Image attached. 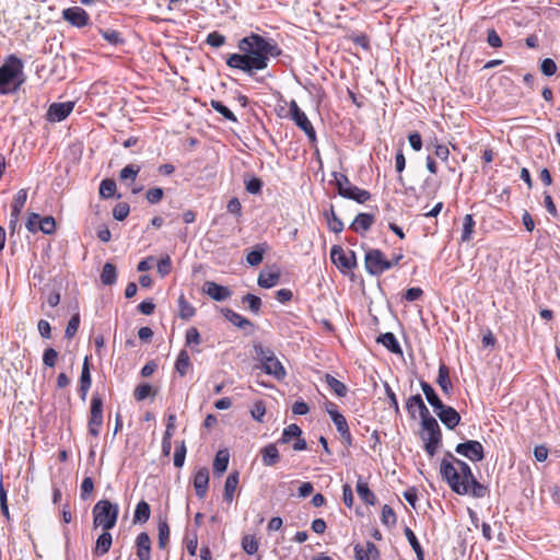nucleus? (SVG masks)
I'll list each match as a JSON object with an SVG mask.
<instances>
[{"mask_svg":"<svg viewBox=\"0 0 560 560\" xmlns=\"http://www.w3.org/2000/svg\"><path fill=\"white\" fill-rule=\"evenodd\" d=\"M240 54H231L225 62L231 69L240 70L249 77L256 72L265 70L270 58H277L282 55V49L271 37H264L256 33L243 37L237 43Z\"/></svg>","mask_w":560,"mask_h":560,"instance_id":"1","label":"nucleus"},{"mask_svg":"<svg viewBox=\"0 0 560 560\" xmlns=\"http://www.w3.org/2000/svg\"><path fill=\"white\" fill-rule=\"evenodd\" d=\"M25 82L23 62L14 55H10L0 67V94L16 92Z\"/></svg>","mask_w":560,"mask_h":560,"instance_id":"2","label":"nucleus"},{"mask_svg":"<svg viewBox=\"0 0 560 560\" xmlns=\"http://www.w3.org/2000/svg\"><path fill=\"white\" fill-rule=\"evenodd\" d=\"M92 514L94 527L110 530L117 523L119 506L117 503H112L109 500L103 499L93 506Z\"/></svg>","mask_w":560,"mask_h":560,"instance_id":"3","label":"nucleus"},{"mask_svg":"<svg viewBox=\"0 0 560 560\" xmlns=\"http://www.w3.org/2000/svg\"><path fill=\"white\" fill-rule=\"evenodd\" d=\"M254 352L256 358L260 361L261 369L266 374L273 376L278 381L285 377L287 372L284 366L270 348L264 347L261 343H255Z\"/></svg>","mask_w":560,"mask_h":560,"instance_id":"4","label":"nucleus"},{"mask_svg":"<svg viewBox=\"0 0 560 560\" xmlns=\"http://www.w3.org/2000/svg\"><path fill=\"white\" fill-rule=\"evenodd\" d=\"M456 466L458 467L457 482L460 487H465V494H470L477 499L486 497L488 489L476 479L470 466L464 460H456Z\"/></svg>","mask_w":560,"mask_h":560,"instance_id":"5","label":"nucleus"},{"mask_svg":"<svg viewBox=\"0 0 560 560\" xmlns=\"http://www.w3.org/2000/svg\"><path fill=\"white\" fill-rule=\"evenodd\" d=\"M423 432L421 439L424 443V450L430 457H433L442 441V432L434 417L429 416L421 420Z\"/></svg>","mask_w":560,"mask_h":560,"instance_id":"6","label":"nucleus"},{"mask_svg":"<svg viewBox=\"0 0 560 560\" xmlns=\"http://www.w3.org/2000/svg\"><path fill=\"white\" fill-rule=\"evenodd\" d=\"M332 176L338 194L341 197L354 200L359 203H364L371 198V194L368 190L351 184L347 175L335 172Z\"/></svg>","mask_w":560,"mask_h":560,"instance_id":"7","label":"nucleus"},{"mask_svg":"<svg viewBox=\"0 0 560 560\" xmlns=\"http://www.w3.org/2000/svg\"><path fill=\"white\" fill-rule=\"evenodd\" d=\"M456 460H460L452 453L447 452L440 465V474L443 480L447 482L452 491L459 495H465V487H460L457 482Z\"/></svg>","mask_w":560,"mask_h":560,"instance_id":"8","label":"nucleus"},{"mask_svg":"<svg viewBox=\"0 0 560 560\" xmlns=\"http://www.w3.org/2000/svg\"><path fill=\"white\" fill-rule=\"evenodd\" d=\"M365 269L372 276H380L392 268L389 259L380 249H370L365 253Z\"/></svg>","mask_w":560,"mask_h":560,"instance_id":"9","label":"nucleus"},{"mask_svg":"<svg viewBox=\"0 0 560 560\" xmlns=\"http://www.w3.org/2000/svg\"><path fill=\"white\" fill-rule=\"evenodd\" d=\"M289 114L290 118L295 122V125L305 132L310 141L316 140L315 129L307 118L306 114L299 107L298 103L292 100L289 104Z\"/></svg>","mask_w":560,"mask_h":560,"instance_id":"10","label":"nucleus"},{"mask_svg":"<svg viewBox=\"0 0 560 560\" xmlns=\"http://www.w3.org/2000/svg\"><path fill=\"white\" fill-rule=\"evenodd\" d=\"M455 452L471 462H481L485 458L482 444L475 440L457 444Z\"/></svg>","mask_w":560,"mask_h":560,"instance_id":"11","label":"nucleus"},{"mask_svg":"<svg viewBox=\"0 0 560 560\" xmlns=\"http://www.w3.org/2000/svg\"><path fill=\"white\" fill-rule=\"evenodd\" d=\"M331 261L338 267L350 270L355 266V256L353 252L346 253L339 245H334L330 249Z\"/></svg>","mask_w":560,"mask_h":560,"instance_id":"12","label":"nucleus"},{"mask_svg":"<svg viewBox=\"0 0 560 560\" xmlns=\"http://www.w3.org/2000/svg\"><path fill=\"white\" fill-rule=\"evenodd\" d=\"M74 103L71 101L63 103H52L48 107L46 118L51 122H60L72 113Z\"/></svg>","mask_w":560,"mask_h":560,"instance_id":"13","label":"nucleus"},{"mask_svg":"<svg viewBox=\"0 0 560 560\" xmlns=\"http://www.w3.org/2000/svg\"><path fill=\"white\" fill-rule=\"evenodd\" d=\"M62 19L74 27H84L90 23L88 12L81 7H71L62 11Z\"/></svg>","mask_w":560,"mask_h":560,"instance_id":"14","label":"nucleus"},{"mask_svg":"<svg viewBox=\"0 0 560 560\" xmlns=\"http://www.w3.org/2000/svg\"><path fill=\"white\" fill-rule=\"evenodd\" d=\"M203 292L217 302H222L231 298L232 291L224 285L213 281H207L203 284Z\"/></svg>","mask_w":560,"mask_h":560,"instance_id":"15","label":"nucleus"},{"mask_svg":"<svg viewBox=\"0 0 560 560\" xmlns=\"http://www.w3.org/2000/svg\"><path fill=\"white\" fill-rule=\"evenodd\" d=\"M26 199H27V191H26V189H20L16 192V195L14 196V200H13L12 208H11V213H10V222H9V226L12 230L15 229V226H16V224L19 222V218H20V214L22 212V209L25 206Z\"/></svg>","mask_w":560,"mask_h":560,"instance_id":"16","label":"nucleus"},{"mask_svg":"<svg viewBox=\"0 0 560 560\" xmlns=\"http://www.w3.org/2000/svg\"><path fill=\"white\" fill-rule=\"evenodd\" d=\"M434 411L443 424L450 430L457 427L460 421L459 413L453 407L443 404L442 408H438Z\"/></svg>","mask_w":560,"mask_h":560,"instance_id":"17","label":"nucleus"},{"mask_svg":"<svg viewBox=\"0 0 560 560\" xmlns=\"http://www.w3.org/2000/svg\"><path fill=\"white\" fill-rule=\"evenodd\" d=\"M406 408L412 418H416V410L419 411V416H420L421 420L431 416L428 407L425 406V404L423 402V399L421 398V396L419 394L412 395L408 398V400L406 402Z\"/></svg>","mask_w":560,"mask_h":560,"instance_id":"18","label":"nucleus"},{"mask_svg":"<svg viewBox=\"0 0 560 560\" xmlns=\"http://www.w3.org/2000/svg\"><path fill=\"white\" fill-rule=\"evenodd\" d=\"M209 470L207 467L199 468L194 476V488L199 499H203L208 491Z\"/></svg>","mask_w":560,"mask_h":560,"instance_id":"19","label":"nucleus"},{"mask_svg":"<svg viewBox=\"0 0 560 560\" xmlns=\"http://www.w3.org/2000/svg\"><path fill=\"white\" fill-rule=\"evenodd\" d=\"M378 549L372 541H368L365 546H362L360 544L354 546L355 560H374L378 558Z\"/></svg>","mask_w":560,"mask_h":560,"instance_id":"20","label":"nucleus"},{"mask_svg":"<svg viewBox=\"0 0 560 560\" xmlns=\"http://www.w3.org/2000/svg\"><path fill=\"white\" fill-rule=\"evenodd\" d=\"M139 560H151V539L147 533H140L136 539Z\"/></svg>","mask_w":560,"mask_h":560,"instance_id":"21","label":"nucleus"},{"mask_svg":"<svg viewBox=\"0 0 560 560\" xmlns=\"http://www.w3.org/2000/svg\"><path fill=\"white\" fill-rule=\"evenodd\" d=\"M92 384L91 378V372H90V364L88 357L84 359L81 376H80V384H79V392L82 400L86 399V395L89 393V389Z\"/></svg>","mask_w":560,"mask_h":560,"instance_id":"22","label":"nucleus"},{"mask_svg":"<svg viewBox=\"0 0 560 560\" xmlns=\"http://www.w3.org/2000/svg\"><path fill=\"white\" fill-rule=\"evenodd\" d=\"M261 462L265 466H275L280 460V454L276 444H268L260 450Z\"/></svg>","mask_w":560,"mask_h":560,"instance_id":"23","label":"nucleus"},{"mask_svg":"<svg viewBox=\"0 0 560 560\" xmlns=\"http://www.w3.org/2000/svg\"><path fill=\"white\" fill-rule=\"evenodd\" d=\"M113 542V537L109 530H103V533L97 537L95 547L93 549V552L95 556L101 557L106 555Z\"/></svg>","mask_w":560,"mask_h":560,"instance_id":"24","label":"nucleus"},{"mask_svg":"<svg viewBox=\"0 0 560 560\" xmlns=\"http://www.w3.org/2000/svg\"><path fill=\"white\" fill-rule=\"evenodd\" d=\"M376 341L395 354H401V347L393 332H385L377 337Z\"/></svg>","mask_w":560,"mask_h":560,"instance_id":"25","label":"nucleus"},{"mask_svg":"<svg viewBox=\"0 0 560 560\" xmlns=\"http://www.w3.org/2000/svg\"><path fill=\"white\" fill-rule=\"evenodd\" d=\"M268 249L266 243L256 244L246 255V261L249 266H258L264 259V255Z\"/></svg>","mask_w":560,"mask_h":560,"instance_id":"26","label":"nucleus"},{"mask_svg":"<svg viewBox=\"0 0 560 560\" xmlns=\"http://www.w3.org/2000/svg\"><path fill=\"white\" fill-rule=\"evenodd\" d=\"M374 222V217L370 213H359L350 225L354 232L368 231Z\"/></svg>","mask_w":560,"mask_h":560,"instance_id":"27","label":"nucleus"},{"mask_svg":"<svg viewBox=\"0 0 560 560\" xmlns=\"http://www.w3.org/2000/svg\"><path fill=\"white\" fill-rule=\"evenodd\" d=\"M357 493L359 498L368 505H374L376 502L375 494L370 490L368 482H365L361 477L357 482Z\"/></svg>","mask_w":560,"mask_h":560,"instance_id":"28","label":"nucleus"},{"mask_svg":"<svg viewBox=\"0 0 560 560\" xmlns=\"http://www.w3.org/2000/svg\"><path fill=\"white\" fill-rule=\"evenodd\" d=\"M222 314L224 317L232 323L234 326L246 329L247 327H252L253 324L249 319L243 317L241 314L230 310V308H222Z\"/></svg>","mask_w":560,"mask_h":560,"instance_id":"29","label":"nucleus"},{"mask_svg":"<svg viewBox=\"0 0 560 560\" xmlns=\"http://www.w3.org/2000/svg\"><path fill=\"white\" fill-rule=\"evenodd\" d=\"M90 422L103 424V400L98 395H93L91 399Z\"/></svg>","mask_w":560,"mask_h":560,"instance_id":"30","label":"nucleus"},{"mask_svg":"<svg viewBox=\"0 0 560 560\" xmlns=\"http://www.w3.org/2000/svg\"><path fill=\"white\" fill-rule=\"evenodd\" d=\"M280 279V272L279 271H260L257 283L259 287L264 289H270L275 287Z\"/></svg>","mask_w":560,"mask_h":560,"instance_id":"31","label":"nucleus"},{"mask_svg":"<svg viewBox=\"0 0 560 560\" xmlns=\"http://www.w3.org/2000/svg\"><path fill=\"white\" fill-rule=\"evenodd\" d=\"M420 386L425 396V399L434 408V410L443 407L442 400L439 398L434 388L429 383L420 381Z\"/></svg>","mask_w":560,"mask_h":560,"instance_id":"32","label":"nucleus"},{"mask_svg":"<svg viewBox=\"0 0 560 560\" xmlns=\"http://www.w3.org/2000/svg\"><path fill=\"white\" fill-rule=\"evenodd\" d=\"M326 410L329 413L331 421L336 425V429L338 432H340L343 429L349 427L346 418L337 410V407L335 404L330 402L327 406Z\"/></svg>","mask_w":560,"mask_h":560,"instance_id":"33","label":"nucleus"},{"mask_svg":"<svg viewBox=\"0 0 560 560\" xmlns=\"http://www.w3.org/2000/svg\"><path fill=\"white\" fill-rule=\"evenodd\" d=\"M237 485H238V472L237 471L231 472L228 476V478L225 480V485H224L223 497L226 502H232L234 492L237 488Z\"/></svg>","mask_w":560,"mask_h":560,"instance_id":"34","label":"nucleus"},{"mask_svg":"<svg viewBox=\"0 0 560 560\" xmlns=\"http://www.w3.org/2000/svg\"><path fill=\"white\" fill-rule=\"evenodd\" d=\"M150 515H151L150 505L148 504V502L142 500L136 506V510L133 513V523H140V524L147 523L150 518Z\"/></svg>","mask_w":560,"mask_h":560,"instance_id":"35","label":"nucleus"},{"mask_svg":"<svg viewBox=\"0 0 560 560\" xmlns=\"http://www.w3.org/2000/svg\"><path fill=\"white\" fill-rule=\"evenodd\" d=\"M439 386L445 394H450L453 385L450 380V371L448 368L445 364H441L439 368V375L436 380Z\"/></svg>","mask_w":560,"mask_h":560,"instance_id":"36","label":"nucleus"},{"mask_svg":"<svg viewBox=\"0 0 560 560\" xmlns=\"http://www.w3.org/2000/svg\"><path fill=\"white\" fill-rule=\"evenodd\" d=\"M116 280H117L116 267L110 262H106L103 266V270L101 272L102 283L104 285H112L116 282Z\"/></svg>","mask_w":560,"mask_h":560,"instance_id":"37","label":"nucleus"},{"mask_svg":"<svg viewBox=\"0 0 560 560\" xmlns=\"http://www.w3.org/2000/svg\"><path fill=\"white\" fill-rule=\"evenodd\" d=\"M325 218L327 220L328 229L334 233H340L343 230L342 221L336 215L334 207L330 206V209L325 212Z\"/></svg>","mask_w":560,"mask_h":560,"instance_id":"38","label":"nucleus"},{"mask_svg":"<svg viewBox=\"0 0 560 560\" xmlns=\"http://www.w3.org/2000/svg\"><path fill=\"white\" fill-rule=\"evenodd\" d=\"M116 189V182L112 178H105L100 184L98 192L103 199H109L115 196Z\"/></svg>","mask_w":560,"mask_h":560,"instance_id":"39","label":"nucleus"},{"mask_svg":"<svg viewBox=\"0 0 560 560\" xmlns=\"http://www.w3.org/2000/svg\"><path fill=\"white\" fill-rule=\"evenodd\" d=\"M190 366V358L186 350H180L176 362H175V370L180 376H185L188 369Z\"/></svg>","mask_w":560,"mask_h":560,"instance_id":"40","label":"nucleus"},{"mask_svg":"<svg viewBox=\"0 0 560 560\" xmlns=\"http://www.w3.org/2000/svg\"><path fill=\"white\" fill-rule=\"evenodd\" d=\"M229 466V453L225 451H219L213 462V470L215 474H223Z\"/></svg>","mask_w":560,"mask_h":560,"instance_id":"41","label":"nucleus"},{"mask_svg":"<svg viewBox=\"0 0 560 560\" xmlns=\"http://www.w3.org/2000/svg\"><path fill=\"white\" fill-rule=\"evenodd\" d=\"M300 435H302L301 428L298 424L292 423L283 429L282 435L278 442L285 444L289 443L292 439L299 438Z\"/></svg>","mask_w":560,"mask_h":560,"instance_id":"42","label":"nucleus"},{"mask_svg":"<svg viewBox=\"0 0 560 560\" xmlns=\"http://www.w3.org/2000/svg\"><path fill=\"white\" fill-rule=\"evenodd\" d=\"M475 220L471 214H466L463 219L462 242H469L474 233Z\"/></svg>","mask_w":560,"mask_h":560,"instance_id":"43","label":"nucleus"},{"mask_svg":"<svg viewBox=\"0 0 560 560\" xmlns=\"http://www.w3.org/2000/svg\"><path fill=\"white\" fill-rule=\"evenodd\" d=\"M326 383L328 387L338 396V397H345L347 395V386L334 377L332 375L327 374L326 375Z\"/></svg>","mask_w":560,"mask_h":560,"instance_id":"44","label":"nucleus"},{"mask_svg":"<svg viewBox=\"0 0 560 560\" xmlns=\"http://www.w3.org/2000/svg\"><path fill=\"white\" fill-rule=\"evenodd\" d=\"M405 536H406L407 540L409 541L411 548L416 552L417 559L424 560V552H423L415 533L409 527L405 528Z\"/></svg>","mask_w":560,"mask_h":560,"instance_id":"45","label":"nucleus"},{"mask_svg":"<svg viewBox=\"0 0 560 560\" xmlns=\"http://www.w3.org/2000/svg\"><path fill=\"white\" fill-rule=\"evenodd\" d=\"M178 307L179 317L183 319H189L195 315V307L187 302L183 294L178 298Z\"/></svg>","mask_w":560,"mask_h":560,"instance_id":"46","label":"nucleus"},{"mask_svg":"<svg viewBox=\"0 0 560 560\" xmlns=\"http://www.w3.org/2000/svg\"><path fill=\"white\" fill-rule=\"evenodd\" d=\"M211 107L219 114H221L226 120L229 121H237L236 116L233 114L230 108H228L222 102L212 100L211 101Z\"/></svg>","mask_w":560,"mask_h":560,"instance_id":"47","label":"nucleus"},{"mask_svg":"<svg viewBox=\"0 0 560 560\" xmlns=\"http://www.w3.org/2000/svg\"><path fill=\"white\" fill-rule=\"evenodd\" d=\"M159 530V547L161 549L166 548L170 541V527L166 521H161L158 525Z\"/></svg>","mask_w":560,"mask_h":560,"instance_id":"48","label":"nucleus"},{"mask_svg":"<svg viewBox=\"0 0 560 560\" xmlns=\"http://www.w3.org/2000/svg\"><path fill=\"white\" fill-rule=\"evenodd\" d=\"M258 540L253 535H245L242 538V548L247 555H254L258 551Z\"/></svg>","mask_w":560,"mask_h":560,"instance_id":"49","label":"nucleus"},{"mask_svg":"<svg viewBox=\"0 0 560 560\" xmlns=\"http://www.w3.org/2000/svg\"><path fill=\"white\" fill-rule=\"evenodd\" d=\"M140 172V167L135 164L126 165L119 173V178L121 180H131L135 182L138 174Z\"/></svg>","mask_w":560,"mask_h":560,"instance_id":"50","label":"nucleus"},{"mask_svg":"<svg viewBox=\"0 0 560 560\" xmlns=\"http://www.w3.org/2000/svg\"><path fill=\"white\" fill-rule=\"evenodd\" d=\"M243 303H246L248 305V308L254 314H258L261 307V300L259 296L247 293L243 296Z\"/></svg>","mask_w":560,"mask_h":560,"instance_id":"51","label":"nucleus"},{"mask_svg":"<svg viewBox=\"0 0 560 560\" xmlns=\"http://www.w3.org/2000/svg\"><path fill=\"white\" fill-rule=\"evenodd\" d=\"M186 445H185V441H180L177 446H176V450H175V453H174V466L177 467V468H180L184 463H185V458H186Z\"/></svg>","mask_w":560,"mask_h":560,"instance_id":"52","label":"nucleus"},{"mask_svg":"<svg viewBox=\"0 0 560 560\" xmlns=\"http://www.w3.org/2000/svg\"><path fill=\"white\" fill-rule=\"evenodd\" d=\"M103 38L112 45H119L124 43L120 33L115 30H101Z\"/></svg>","mask_w":560,"mask_h":560,"instance_id":"53","label":"nucleus"},{"mask_svg":"<svg viewBox=\"0 0 560 560\" xmlns=\"http://www.w3.org/2000/svg\"><path fill=\"white\" fill-rule=\"evenodd\" d=\"M38 229L44 234H52L56 230V222L55 219L50 215L45 218H39Z\"/></svg>","mask_w":560,"mask_h":560,"instance_id":"54","label":"nucleus"},{"mask_svg":"<svg viewBox=\"0 0 560 560\" xmlns=\"http://www.w3.org/2000/svg\"><path fill=\"white\" fill-rule=\"evenodd\" d=\"M381 520H382V523L384 525H386V526H393V525L396 524V521H397L396 514H395L394 510L389 505L385 504L382 508V517H381Z\"/></svg>","mask_w":560,"mask_h":560,"instance_id":"55","label":"nucleus"},{"mask_svg":"<svg viewBox=\"0 0 560 560\" xmlns=\"http://www.w3.org/2000/svg\"><path fill=\"white\" fill-rule=\"evenodd\" d=\"M79 326H80V315L74 314L71 316L70 320L68 322V325H67L66 331H65V337L68 339L73 338V336L78 331Z\"/></svg>","mask_w":560,"mask_h":560,"instance_id":"56","label":"nucleus"},{"mask_svg":"<svg viewBox=\"0 0 560 560\" xmlns=\"http://www.w3.org/2000/svg\"><path fill=\"white\" fill-rule=\"evenodd\" d=\"M94 490V481L91 477L83 478L80 486V497L82 500H86Z\"/></svg>","mask_w":560,"mask_h":560,"instance_id":"57","label":"nucleus"},{"mask_svg":"<svg viewBox=\"0 0 560 560\" xmlns=\"http://www.w3.org/2000/svg\"><path fill=\"white\" fill-rule=\"evenodd\" d=\"M225 36L220 34L219 32H211L208 34L206 38V43L211 47L219 48L225 44Z\"/></svg>","mask_w":560,"mask_h":560,"instance_id":"58","label":"nucleus"},{"mask_svg":"<svg viewBox=\"0 0 560 560\" xmlns=\"http://www.w3.org/2000/svg\"><path fill=\"white\" fill-rule=\"evenodd\" d=\"M129 211H130V208H129V205L126 203V202H119L115 206V208L113 209V217L117 220V221H122L125 220L128 214H129Z\"/></svg>","mask_w":560,"mask_h":560,"instance_id":"59","label":"nucleus"},{"mask_svg":"<svg viewBox=\"0 0 560 560\" xmlns=\"http://www.w3.org/2000/svg\"><path fill=\"white\" fill-rule=\"evenodd\" d=\"M152 393V386L150 384H141L136 387L133 397L136 400L141 401L148 398Z\"/></svg>","mask_w":560,"mask_h":560,"instance_id":"60","label":"nucleus"},{"mask_svg":"<svg viewBox=\"0 0 560 560\" xmlns=\"http://www.w3.org/2000/svg\"><path fill=\"white\" fill-rule=\"evenodd\" d=\"M172 271V260L168 255H165L158 261V272L161 277L167 276Z\"/></svg>","mask_w":560,"mask_h":560,"instance_id":"61","label":"nucleus"},{"mask_svg":"<svg viewBox=\"0 0 560 560\" xmlns=\"http://www.w3.org/2000/svg\"><path fill=\"white\" fill-rule=\"evenodd\" d=\"M164 196V191L160 187L150 188L145 198L149 203L155 205L162 200Z\"/></svg>","mask_w":560,"mask_h":560,"instance_id":"62","label":"nucleus"},{"mask_svg":"<svg viewBox=\"0 0 560 560\" xmlns=\"http://www.w3.org/2000/svg\"><path fill=\"white\" fill-rule=\"evenodd\" d=\"M58 352L54 348H47L43 354V363L46 366L52 368L56 364Z\"/></svg>","mask_w":560,"mask_h":560,"instance_id":"63","label":"nucleus"},{"mask_svg":"<svg viewBox=\"0 0 560 560\" xmlns=\"http://www.w3.org/2000/svg\"><path fill=\"white\" fill-rule=\"evenodd\" d=\"M252 417L257 420L258 422L264 421V416L266 413V407L262 401H257L254 404L252 410H250Z\"/></svg>","mask_w":560,"mask_h":560,"instance_id":"64","label":"nucleus"}]
</instances>
